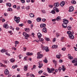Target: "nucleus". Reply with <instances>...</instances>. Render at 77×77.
<instances>
[{"instance_id":"69168bd1","label":"nucleus","mask_w":77,"mask_h":77,"mask_svg":"<svg viewBox=\"0 0 77 77\" xmlns=\"http://www.w3.org/2000/svg\"><path fill=\"white\" fill-rule=\"evenodd\" d=\"M63 61L62 60H59V62H60V63H62V62H63Z\"/></svg>"},{"instance_id":"338daca9","label":"nucleus","mask_w":77,"mask_h":77,"mask_svg":"<svg viewBox=\"0 0 77 77\" xmlns=\"http://www.w3.org/2000/svg\"><path fill=\"white\" fill-rule=\"evenodd\" d=\"M16 30H19L20 28L18 27H17L16 28Z\"/></svg>"},{"instance_id":"e2e57ef3","label":"nucleus","mask_w":77,"mask_h":77,"mask_svg":"<svg viewBox=\"0 0 77 77\" xmlns=\"http://www.w3.org/2000/svg\"><path fill=\"white\" fill-rule=\"evenodd\" d=\"M56 38H54V39H53V42H55L56 41Z\"/></svg>"},{"instance_id":"49530a36","label":"nucleus","mask_w":77,"mask_h":77,"mask_svg":"<svg viewBox=\"0 0 77 77\" xmlns=\"http://www.w3.org/2000/svg\"><path fill=\"white\" fill-rule=\"evenodd\" d=\"M15 44H19V42L18 41H16L15 42Z\"/></svg>"},{"instance_id":"0e129e2a","label":"nucleus","mask_w":77,"mask_h":77,"mask_svg":"<svg viewBox=\"0 0 77 77\" xmlns=\"http://www.w3.org/2000/svg\"><path fill=\"white\" fill-rule=\"evenodd\" d=\"M56 35H57V38H58V37L60 35L58 34V33H56Z\"/></svg>"},{"instance_id":"4be33fe9","label":"nucleus","mask_w":77,"mask_h":77,"mask_svg":"<svg viewBox=\"0 0 77 77\" xmlns=\"http://www.w3.org/2000/svg\"><path fill=\"white\" fill-rule=\"evenodd\" d=\"M36 20L37 21H38V22H40V21H41V18L40 17H38L37 19Z\"/></svg>"},{"instance_id":"412c9836","label":"nucleus","mask_w":77,"mask_h":77,"mask_svg":"<svg viewBox=\"0 0 77 77\" xmlns=\"http://www.w3.org/2000/svg\"><path fill=\"white\" fill-rule=\"evenodd\" d=\"M62 70H63V71H65V69H66V68H65V66L63 65L62 66Z\"/></svg>"},{"instance_id":"72a5a7b5","label":"nucleus","mask_w":77,"mask_h":77,"mask_svg":"<svg viewBox=\"0 0 77 77\" xmlns=\"http://www.w3.org/2000/svg\"><path fill=\"white\" fill-rule=\"evenodd\" d=\"M51 72H53V71H54V69L53 68H51Z\"/></svg>"},{"instance_id":"a878e982","label":"nucleus","mask_w":77,"mask_h":77,"mask_svg":"<svg viewBox=\"0 0 77 77\" xmlns=\"http://www.w3.org/2000/svg\"><path fill=\"white\" fill-rule=\"evenodd\" d=\"M47 70L48 72H49V73H51V69H50L49 68H47Z\"/></svg>"},{"instance_id":"bb28decb","label":"nucleus","mask_w":77,"mask_h":77,"mask_svg":"<svg viewBox=\"0 0 77 77\" xmlns=\"http://www.w3.org/2000/svg\"><path fill=\"white\" fill-rule=\"evenodd\" d=\"M29 16L30 17H34L35 16V15H34V14L32 13H30L29 14Z\"/></svg>"},{"instance_id":"0eeeda50","label":"nucleus","mask_w":77,"mask_h":77,"mask_svg":"<svg viewBox=\"0 0 77 77\" xmlns=\"http://www.w3.org/2000/svg\"><path fill=\"white\" fill-rule=\"evenodd\" d=\"M63 22L64 23H65V24H67L68 23H69V21H68V20L66 19H63Z\"/></svg>"},{"instance_id":"680f3d73","label":"nucleus","mask_w":77,"mask_h":77,"mask_svg":"<svg viewBox=\"0 0 77 77\" xmlns=\"http://www.w3.org/2000/svg\"><path fill=\"white\" fill-rule=\"evenodd\" d=\"M34 69H35V68H36V65H34L32 69H34Z\"/></svg>"},{"instance_id":"a18cd8bd","label":"nucleus","mask_w":77,"mask_h":77,"mask_svg":"<svg viewBox=\"0 0 77 77\" xmlns=\"http://www.w3.org/2000/svg\"><path fill=\"white\" fill-rule=\"evenodd\" d=\"M20 0L21 2L22 3H25V1L24 0Z\"/></svg>"},{"instance_id":"c9c22d12","label":"nucleus","mask_w":77,"mask_h":77,"mask_svg":"<svg viewBox=\"0 0 77 77\" xmlns=\"http://www.w3.org/2000/svg\"><path fill=\"white\" fill-rule=\"evenodd\" d=\"M51 13L52 14H56V12H55V11L54 10H52Z\"/></svg>"},{"instance_id":"cd10ccee","label":"nucleus","mask_w":77,"mask_h":77,"mask_svg":"<svg viewBox=\"0 0 77 77\" xmlns=\"http://www.w3.org/2000/svg\"><path fill=\"white\" fill-rule=\"evenodd\" d=\"M57 47V46L56 45H54L52 46V48H56Z\"/></svg>"},{"instance_id":"37998d69","label":"nucleus","mask_w":77,"mask_h":77,"mask_svg":"<svg viewBox=\"0 0 77 77\" xmlns=\"http://www.w3.org/2000/svg\"><path fill=\"white\" fill-rule=\"evenodd\" d=\"M24 60H27V57H25L24 58Z\"/></svg>"},{"instance_id":"5701e85b","label":"nucleus","mask_w":77,"mask_h":77,"mask_svg":"<svg viewBox=\"0 0 77 77\" xmlns=\"http://www.w3.org/2000/svg\"><path fill=\"white\" fill-rule=\"evenodd\" d=\"M42 30L44 32H45V33L47 32V29H46V28L44 27L43 29Z\"/></svg>"},{"instance_id":"f257e3e1","label":"nucleus","mask_w":77,"mask_h":77,"mask_svg":"<svg viewBox=\"0 0 77 77\" xmlns=\"http://www.w3.org/2000/svg\"><path fill=\"white\" fill-rule=\"evenodd\" d=\"M14 18V20L17 23H19L20 21V17H17V16H15Z\"/></svg>"},{"instance_id":"5fc2aeb1","label":"nucleus","mask_w":77,"mask_h":77,"mask_svg":"<svg viewBox=\"0 0 77 77\" xmlns=\"http://www.w3.org/2000/svg\"><path fill=\"white\" fill-rule=\"evenodd\" d=\"M39 41L41 42V41H44V39L43 38H40V39H39Z\"/></svg>"},{"instance_id":"4d7b16f0","label":"nucleus","mask_w":77,"mask_h":77,"mask_svg":"<svg viewBox=\"0 0 77 77\" xmlns=\"http://www.w3.org/2000/svg\"><path fill=\"white\" fill-rule=\"evenodd\" d=\"M13 8L14 9H15L17 8V5H14L13 6Z\"/></svg>"},{"instance_id":"393cba45","label":"nucleus","mask_w":77,"mask_h":77,"mask_svg":"<svg viewBox=\"0 0 77 77\" xmlns=\"http://www.w3.org/2000/svg\"><path fill=\"white\" fill-rule=\"evenodd\" d=\"M67 29L69 30H71V26H67Z\"/></svg>"},{"instance_id":"3c124183","label":"nucleus","mask_w":77,"mask_h":77,"mask_svg":"<svg viewBox=\"0 0 77 77\" xmlns=\"http://www.w3.org/2000/svg\"><path fill=\"white\" fill-rule=\"evenodd\" d=\"M46 40L47 41H50V38H46Z\"/></svg>"},{"instance_id":"052dcab7","label":"nucleus","mask_w":77,"mask_h":77,"mask_svg":"<svg viewBox=\"0 0 77 77\" xmlns=\"http://www.w3.org/2000/svg\"><path fill=\"white\" fill-rule=\"evenodd\" d=\"M21 57H22V56L21 55H20L19 56V59H21Z\"/></svg>"},{"instance_id":"c756f323","label":"nucleus","mask_w":77,"mask_h":77,"mask_svg":"<svg viewBox=\"0 0 77 77\" xmlns=\"http://www.w3.org/2000/svg\"><path fill=\"white\" fill-rule=\"evenodd\" d=\"M71 3L73 4H76V2L75 0H72L71 1Z\"/></svg>"},{"instance_id":"9d476101","label":"nucleus","mask_w":77,"mask_h":77,"mask_svg":"<svg viewBox=\"0 0 77 77\" xmlns=\"http://www.w3.org/2000/svg\"><path fill=\"white\" fill-rule=\"evenodd\" d=\"M38 63L39 65L38 68H41L43 66V64H42V63H41L39 62H38Z\"/></svg>"},{"instance_id":"c85d7f7f","label":"nucleus","mask_w":77,"mask_h":77,"mask_svg":"<svg viewBox=\"0 0 77 77\" xmlns=\"http://www.w3.org/2000/svg\"><path fill=\"white\" fill-rule=\"evenodd\" d=\"M61 56H62L61 54H60L59 55H57V58L58 59H60Z\"/></svg>"},{"instance_id":"ddd939ff","label":"nucleus","mask_w":77,"mask_h":77,"mask_svg":"<svg viewBox=\"0 0 77 77\" xmlns=\"http://www.w3.org/2000/svg\"><path fill=\"white\" fill-rule=\"evenodd\" d=\"M63 27V28H64L65 29V28H66L67 26V24L66 23H63L62 24Z\"/></svg>"},{"instance_id":"f03ea898","label":"nucleus","mask_w":77,"mask_h":77,"mask_svg":"<svg viewBox=\"0 0 77 77\" xmlns=\"http://www.w3.org/2000/svg\"><path fill=\"white\" fill-rule=\"evenodd\" d=\"M1 52L2 53L5 52L6 55H7L8 56H10V54H8V50H6L4 49H3L1 51Z\"/></svg>"},{"instance_id":"4468645a","label":"nucleus","mask_w":77,"mask_h":77,"mask_svg":"<svg viewBox=\"0 0 77 77\" xmlns=\"http://www.w3.org/2000/svg\"><path fill=\"white\" fill-rule=\"evenodd\" d=\"M38 38H39V39H40L41 38V37L42 36V34H41L40 33H38Z\"/></svg>"},{"instance_id":"20e7f679","label":"nucleus","mask_w":77,"mask_h":77,"mask_svg":"<svg viewBox=\"0 0 77 77\" xmlns=\"http://www.w3.org/2000/svg\"><path fill=\"white\" fill-rule=\"evenodd\" d=\"M37 55L38 56L37 57V59H41L42 57H44V55L42 54H41V53L40 52H38L37 54Z\"/></svg>"},{"instance_id":"6e6d98bb","label":"nucleus","mask_w":77,"mask_h":77,"mask_svg":"<svg viewBox=\"0 0 77 77\" xmlns=\"http://www.w3.org/2000/svg\"><path fill=\"white\" fill-rule=\"evenodd\" d=\"M49 7H50V8H53V5H49Z\"/></svg>"},{"instance_id":"603ef678","label":"nucleus","mask_w":77,"mask_h":77,"mask_svg":"<svg viewBox=\"0 0 77 77\" xmlns=\"http://www.w3.org/2000/svg\"><path fill=\"white\" fill-rule=\"evenodd\" d=\"M42 21L43 22H45V21H46V19L45 18H43L42 19Z\"/></svg>"},{"instance_id":"6e6552de","label":"nucleus","mask_w":77,"mask_h":77,"mask_svg":"<svg viewBox=\"0 0 77 77\" xmlns=\"http://www.w3.org/2000/svg\"><path fill=\"white\" fill-rule=\"evenodd\" d=\"M54 6L55 7H59V3L58 2L55 3L54 4Z\"/></svg>"},{"instance_id":"13d9d810","label":"nucleus","mask_w":77,"mask_h":77,"mask_svg":"<svg viewBox=\"0 0 77 77\" xmlns=\"http://www.w3.org/2000/svg\"><path fill=\"white\" fill-rule=\"evenodd\" d=\"M4 63H8V62H7V60H4Z\"/></svg>"},{"instance_id":"39448f33","label":"nucleus","mask_w":77,"mask_h":77,"mask_svg":"<svg viewBox=\"0 0 77 77\" xmlns=\"http://www.w3.org/2000/svg\"><path fill=\"white\" fill-rule=\"evenodd\" d=\"M41 47H42L43 50H45L46 52H48L49 51V50L48 49V47H46L44 46H42Z\"/></svg>"},{"instance_id":"e433bc0d","label":"nucleus","mask_w":77,"mask_h":77,"mask_svg":"<svg viewBox=\"0 0 77 77\" xmlns=\"http://www.w3.org/2000/svg\"><path fill=\"white\" fill-rule=\"evenodd\" d=\"M28 23V24H31L32 23V21L30 20H28L27 21Z\"/></svg>"},{"instance_id":"7ed1b4c3","label":"nucleus","mask_w":77,"mask_h":77,"mask_svg":"<svg viewBox=\"0 0 77 77\" xmlns=\"http://www.w3.org/2000/svg\"><path fill=\"white\" fill-rule=\"evenodd\" d=\"M67 34H69V36L70 39H74V37L73 35H72V33H71V31H67Z\"/></svg>"},{"instance_id":"c03bdc74","label":"nucleus","mask_w":77,"mask_h":77,"mask_svg":"<svg viewBox=\"0 0 77 77\" xmlns=\"http://www.w3.org/2000/svg\"><path fill=\"white\" fill-rule=\"evenodd\" d=\"M38 74H41L42 72H43V71L42 70H40L38 71Z\"/></svg>"},{"instance_id":"f3484780","label":"nucleus","mask_w":77,"mask_h":77,"mask_svg":"<svg viewBox=\"0 0 77 77\" xmlns=\"http://www.w3.org/2000/svg\"><path fill=\"white\" fill-rule=\"evenodd\" d=\"M24 30L26 32H29L30 30H29V28H25L24 29Z\"/></svg>"},{"instance_id":"aec40b11","label":"nucleus","mask_w":77,"mask_h":77,"mask_svg":"<svg viewBox=\"0 0 77 77\" xmlns=\"http://www.w3.org/2000/svg\"><path fill=\"white\" fill-rule=\"evenodd\" d=\"M8 24H5L3 25V27H4V28H5V29H8Z\"/></svg>"},{"instance_id":"b1692460","label":"nucleus","mask_w":77,"mask_h":77,"mask_svg":"<svg viewBox=\"0 0 77 77\" xmlns=\"http://www.w3.org/2000/svg\"><path fill=\"white\" fill-rule=\"evenodd\" d=\"M60 20H61V18L60 17L58 16L57 18V21H58Z\"/></svg>"},{"instance_id":"a211bd4d","label":"nucleus","mask_w":77,"mask_h":77,"mask_svg":"<svg viewBox=\"0 0 77 77\" xmlns=\"http://www.w3.org/2000/svg\"><path fill=\"white\" fill-rule=\"evenodd\" d=\"M26 54L27 56H30L32 55V54H33V53H32L28 52L26 53Z\"/></svg>"},{"instance_id":"bf43d9fd","label":"nucleus","mask_w":77,"mask_h":77,"mask_svg":"<svg viewBox=\"0 0 77 77\" xmlns=\"http://www.w3.org/2000/svg\"><path fill=\"white\" fill-rule=\"evenodd\" d=\"M19 26H24V25L23 24V23H21V24H20L19 25Z\"/></svg>"},{"instance_id":"423d86ee","label":"nucleus","mask_w":77,"mask_h":77,"mask_svg":"<svg viewBox=\"0 0 77 77\" xmlns=\"http://www.w3.org/2000/svg\"><path fill=\"white\" fill-rule=\"evenodd\" d=\"M23 35L25 36V37H26V38H29L30 36V35L27 34L25 32H24L23 34Z\"/></svg>"},{"instance_id":"2eb2a0df","label":"nucleus","mask_w":77,"mask_h":77,"mask_svg":"<svg viewBox=\"0 0 77 77\" xmlns=\"http://www.w3.org/2000/svg\"><path fill=\"white\" fill-rule=\"evenodd\" d=\"M27 65H25L24 66V70L25 71H26L27 70Z\"/></svg>"},{"instance_id":"09e8293b","label":"nucleus","mask_w":77,"mask_h":77,"mask_svg":"<svg viewBox=\"0 0 77 77\" xmlns=\"http://www.w3.org/2000/svg\"><path fill=\"white\" fill-rule=\"evenodd\" d=\"M42 11L43 14H45V13H46V11H45L44 10H42Z\"/></svg>"},{"instance_id":"a19ab883","label":"nucleus","mask_w":77,"mask_h":77,"mask_svg":"<svg viewBox=\"0 0 77 77\" xmlns=\"http://www.w3.org/2000/svg\"><path fill=\"white\" fill-rule=\"evenodd\" d=\"M58 70L59 72H60V71L62 70V67H59L58 68Z\"/></svg>"},{"instance_id":"58836bf2","label":"nucleus","mask_w":77,"mask_h":77,"mask_svg":"<svg viewBox=\"0 0 77 77\" xmlns=\"http://www.w3.org/2000/svg\"><path fill=\"white\" fill-rule=\"evenodd\" d=\"M68 58L69 59H73V57L71 56H69L68 57Z\"/></svg>"},{"instance_id":"774afa93","label":"nucleus","mask_w":77,"mask_h":77,"mask_svg":"<svg viewBox=\"0 0 77 77\" xmlns=\"http://www.w3.org/2000/svg\"><path fill=\"white\" fill-rule=\"evenodd\" d=\"M55 72H58V69H56L55 70Z\"/></svg>"},{"instance_id":"1a4fd4ad","label":"nucleus","mask_w":77,"mask_h":77,"mask_svg":"<svg viewBox=\"0 0 77 77\" xmlns=\"http://www.w3.org/2000/svg\"><path fill=\"white\" fill-rule=\"evenodd\" d=\"M4 73L5 75H8V74H9V71L8 70V69H6L5 70Z\"/></svg>"},{"instance_id":"f704fd0d","label":"nucleus","mask_w":77,"mask_h":77,"mask_svg":"<svg viewBox=\"0 0 77 77\" xmlns=\"http://www.w3.org/2000/svg\"><path fill=\"white\" fill-rule=\"evenodd\" d=\"M10 29H12V30H14V28H13L12 26H10Z\"/></svg>"},{"instance_id":"864d4df0","label":"nucleus","mask_w":77,"mask_h":77,"mask_svg":"<svg viewBox=\"0 0 77 77\" xmlns=\"http://www.w3.org/2000/svg\"><path fill=\"white\" fill-rule=\"evenodd\" d=\"M30 76L31 77H34L35 75H33V74H31L30 75Z\"/></svg>"},{"instance_id":"473e14b6","label":"nucleus","mask_w":77,"mask_h":77,"mask_svg":"<svg viewBox=\"0 0 77 77\" xmlns=\"http://www.w3.org/2000/svg\"><path fill=\"white\" fill-rule=\"evenodd\" d=\"M43 62L45 63H47L48 62V60H47L45 59L43 60Z\"/></svg>"},{"instance_id":"dca6fc26","label":"nucleus","mask_w":77,"mask_h":77,"mask_svg":"<svg viewBox=\"0 0 77 77\" xmlns=\"http://www.w3.org/2000/svg\"><path fill=\"white\" fill-rule=\"evenodd\" d=\"M46 26V25L45 24H42L40 25V27L42 28V27H44Z\"/></svg>"},{"instance_id":"2f4dec72","label":"nucleus","mask_w":77,"mask_h":77,"mask_svg":"<svg viewBox=\"0 0 77 77\" xmlns=\"http://www.w3.org/2000/svg\"><path fill=\"white\" fill-rule=\"evenodd\" d=\"M10 60L11 62H14L15 61V59L14 58H12Z\"/></svg>"},{"instance_id":"8fccbe9b","label":"nucleus","mask_w":77,"mask_h":77,"mask_svg":"<svg viewBox=\"0 0 77 77\" xmlns=\"http://www.w3.org/2000/svg\"><path fill=\"white\" fill-rule=\"evenodd\" d=\"M53 10H58V8L56 7H54L53 8Z\"/></svg>"},{"instance_id":"79ce46f5","label":"nucleus","mask_w":77,"mask_h":77,"mask_svg":"<svg viewBox=\"0 0 77 77\" xmlns=\"http://www.w3.org/2000/svg\"><path fill=\"white\" fill-rule=\"evenodd\" d=\"M30 6H26V10H28L29 9H30Z\"/></svg>"},{"instance_id":"de8ad7c7","label":"nucleus","mask_w":77,"mask_h":77,"mask_svg":"<svg viewBox=\"0 0 77 77\" xmlns=\"http://www.w3.org/2000/svg\"><path fill=\"white\" fill-rule=\"evenodd\" d=\"M62 50H63V51H65L66 50V48H62L61 49Z\"/></svg>"},{"instance_id":"4c0bfd02","label":"nucleus","mask_w":77,"mask_h":77,"mask_svg":"<svg viewBox=\"0 0 77 77\" xmlns=\"http://www.w3.org/2000/svg\"><path fill=\"white\" fill-rule=\"evenodd\" d=\"M4 16H5V17H7V16H8V13H4Z\"/></svg>"},{"instance_id":"6ab92c4d","label":"nucleus","mask_w":77,"mask_h":77,"mask_svg":"<svg viewBox=\"0 0 77 77\" xmlns=\"http://www.w3.org/2000/svg\"><path fill=\"white\" fill-rule=\"evenodd\" d=\"M6 5L7 6H9V7H11V6H12L11 4L9 3H7L6 4Z\"/></svg>"},{"instance_id":"f8f14e48","label":"nucleus","mask_w":77,"mask_h":77,"mask_svg":"<svg viewBox=\"0 0 77 77\" xmlns=\"http://www.w3.org/2000/svg\"><path fill=\"white\" fill-rule=\"evenodd\" d=\"M65 2L63 1L62 2L60 3V5L61 6H63L64 5H65Z\"/></svg>"},{"instance_id":"9b49d317","label":"nucleus","mask_w":77,"mask_h":77,"mask_svg":"<svg viewBox=\"0 0 77 77\" xmlns=\"http://www.w3.org/2000/svg\"><path fill=\"white\" fill-rule=\"evenodd\" d=\"M72 63H76L77 62V58H75L74 60H72Z\"/></svg>"},{"instance_id":"7c9ffc66","label":"nucleus","mask_w":77,"mask_h":77,"mask_svg":"<svg viewBox=\"0 0 77 77\" xmlns=\"http://www.w3.org/2000/svg\"><path fill=\"white\" fill-rule=\"evenodd\" d=\"M69 10H74V7L73 6H70L69 8Z\"/></svg>"},{"instance_id":"ea45409f","label":"nucleus","mask_w":77,"mask_h":77,"mask_svg":"<svg viewBox=\"0 0 77 77\" xmlns=\"http://www.w3.org/2000/svg\"><path fill=\"white\" fill-rule=\"evenodd\" d=\"M43 74H44V75H45L46 76H48V74H47V73H46L45 72L43 73Z\"/></svg>"}]
</instances>
